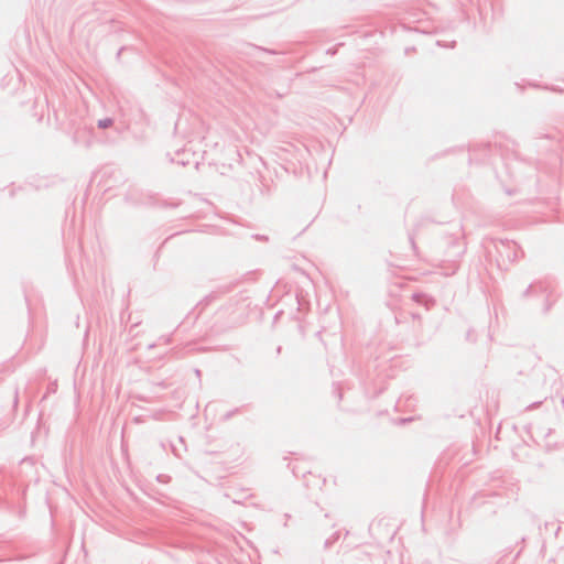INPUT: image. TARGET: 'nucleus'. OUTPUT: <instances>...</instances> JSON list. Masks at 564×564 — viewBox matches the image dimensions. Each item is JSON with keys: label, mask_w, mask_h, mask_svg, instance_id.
Returning <instances> with one entry per match:
<instances>
[{"label": "nucleus", "mask_w": 564, "mask_h": 564, "mask_svg": "<svg viewBox=\"0 0 564 564\" xmlns=\"http://www.w3.org/2000/svg\"><path fill=\"white\" fill-rule=\"evenodd\" d=\"M110 124H111V120H109V119H107V120H102V121H100V122H99V126H100L101 128H107V127H109Z\"/></svg>", "instance_id": "nucleus-1"}]
</instances>
